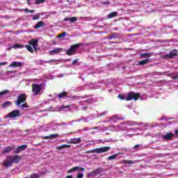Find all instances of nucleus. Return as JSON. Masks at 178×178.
<instances>
[{
  "label": "nucleus",
  "mask_w": 178,
  "mask_h": 178,
  "mask_svg": "<svg viewBox=\"0 0 178 178\" xmlns=\"http://www.w3.org/2000/svg\"><path fill=\"white\" fill-rule=\"evenodd\" d=\"M83 177H84V174L83 173H79L76 175V178H83Z\"/></svg>",
  "instance_id": "58836bf2"
},
{
  "label": "nucleus",
  "mask_w": 178,
  "mask_h": 178,
  "mask_svg": "<svg viewBox=\"0 0 178 178\" xmlns=\"http://www.w3.org/2000/svg\"><path fill=\"white\" fill-rule=\"evenodd\" d=\"M120 120H123V118H120Z\"/></svg>",
  "instance_id": "3c124183"
},
{
  "label": "nucleus",
  "mask_w": 178,
  "mask_h": 178,
  "mask_svg": "<svg viewBox=\"0 0 178 178\" xmlns=\"http://www.w3.org/2000/svg\"><path fill=\"white\" fill-rule=\"evenodd\" d=\"M79 47H81V43H77L71 45L70 49L67 50L66 55H67L68 56H72V55H76V54H77V49H79Z\"/></svg>",
  "instance_id": "20e7f679"
},
{
  "label": "nucleus",
  "mask_w": 178,
  "mask_h": 178,
  "mask_svg": "<svg viewBox=\"0 0 178 178\" xmlns=\"http://www.w3.org/2000/svg\"><path fill=\"white\" fill-rule=\"evenodd\" d=\"M173 136H175V134L172 133H167L165 135H162L161 138L165 140V141H170L173 138Z\"/></svg>",
  "instance_id": "9b49d317"
},
{
  "label": "nucleus",
  "mask_w": 178,
  "mask_h": 178,
  "mask_svg": "<svg viewBox=\"0 0 178 178\" xmlns=\"http://www.w3.org/2000/svg\"><path fill=\"white\" fill-rule=\"evenodd\" d=\"M72 107V105H67V106H62L59 108V111H64L65 112H69V111H72L70 108Z\"/></svg>",
  "instance_id": "2eb2a0df"
},
{
  "label": "nucleus",
  "mask_w": 178,
  "mask_h": 178,
  "mask_svg": "<svg viewBox=\"0 0 178 178\" xmlns=\"http://www.w3.org/2000/svg\"><path fill=\"white\" fill-rule=\"evenodd\" d=\"M64 22H70V23H76L77 22V17H65L64 18Z\"/></svg>",
  "instance_id": "f3484780"
},
{
  "label": "nucleus",
  "mask_w": 178,
  "mask_h": 178,
  "mask_svg": "<svg viewBox=\"0 0 178 178\" xmlns=\"http://www.w3.org/2000/svg\"><path fill=\"white\" fill-rule=\"evenodd\" d=\"M65 178H73V176H72V175H68V176H67Z\"/></svg>",
  "instance_id": "de8ad7c7"
},
{
  "label": "nucleus",
  "mask_w": 178,
  "mask_h": 178,
  "mask_svg": "<svg viewBox=\"0 0 178 178\" xmlns=\"http://www.w3.org/2000/svg\"><path fill=\"white\" fill-rule=\"evenodd\" d=\"M28 4L30 5V0H27Z\"/></svg>",
  "instance_id": "8fccbe9b"
},
{
  "label": "nucleus",
  "mask_w": 178,
  "mask_h": 178,
  "mask_svg": "<svg viewBox=\"0 0 178 178\" xmlns=\"http://www.w3.org/2000/svg\"><path fill=\"white\" fill-rule=\"evenodd\" d=\"M63 49H62V48H60V49L55 48L54 49L49 51V54L50 55H56V54H59V52H60V51H62Z\"/></svg>",
  "instance_id": "6ab92c4d"
},
{
  "label": "nucleus",
  "mask_w": 178,
  "mask_h": 178,
  "mask_svg": "<svg viewBox=\"0 0 178 178\" xmlns=\"http://www.w3.org/2000/svg\"><path fill=\"white\" fill-rule=\"evenodd\" d=\"M51 62H55V60H52Z\"/></svg>",
  "instance_id": "864d4df0"
},
{
  "label": "nucleus",
  "mask_w": 178,
  "mask_h": 178,
  "mask_svg": "<svg viewBox=\"0 0 178 178\" xmlns=\"http://www.w3.org/2000/svg\"><path fill=\"white\" fill-rule=\"evenodd\" d=\"M13 48H15V49L19 48H24V46L23 44H14Z\"/></svg>",
  "instance_id": "2f4dec72"
},
{
  "label": "nucleus",
  "mask_w": 178,
  "mask_h": 178,
  "mask_svg": "<svg viewBox=\"0 0 178 178\" xmlns=\"http://www.w3.org/2000/svg\"><path fill=\"white\" fill-rule=\"evenodd\" d=\"M70 147H72V145L65 144V145H62L61 146H58L57 147V149H63L65 148H70Z\"/></svg>",
  "instance_id": "bb28decb"
},
{
  "label": "nucleus",
  "mask_w": 178,
  "mask_h": 178,
  "mask_svg": "<svg viewBox=\"0 0 178 178\" xmlns=\"http://www.w3.org/2000/svg\"><path fill=\"white\" fill-rule=\"evenodd\" d=\"M175 134H176L177 137L178 138V129L175 131Z\"/></svg>",
  "instance_id": "49530a36"
},
{
  "label": "nucleus",
  "mask_w": 178,
  "mask_h": 178,
  "mask_svg": "<svg viewBox=\"0 0 178 178\" xmlns=\"http://www.w3.org/2000/svg\"><path fill=\"white\" fill-rule=\"evenodd\" d=\"M83 130H84L85 131H87V130H88V128H84Z\"/></svg>",
  "instance_id": "09e8293b"
},
{
  "label": "nucleus",
  "mask_w": 178,
  "mask_h": 178,
  "mask_svg": "<svg viewBox=\"0 0 178 178\" xmlns=\"http://www.w3.org/2000/svg\"><path fill=\"white\" fill-rule=\"evenodd\" d=\"M57 137H59V134H50L49 136H44L43 137V138L44 140H51L52 138H57Z\"/></svg>",
  "instance_id": "a211bd4d"
},
{
  "label": "nucleus",
  "mask_w": 178,
  "mask_h": 178,
  "mask_svg": "<svg viewBox=\"0 0 178 178\" xmlns=\"http://www.w3.org/2000/svg\"><path fill=\"white\" fill-rule=\"evenodd\" d=\"M29 45H32L33 49L37 51V46L38 45V40L32 39L29 42Z\"/></svg>",
  "instance_id": "f8f14e48"
},
{
  "label": "nucleus",
  "mask_w": 178,
  "mask_h": 178,
  "mask_svg": "<svg viewBox=\"0 0 178 178\" xmlns=\"http://www.w3.org/2000/svg\"><path fill=\"white\" fill-rule=\"evenodd\" d=\"M176 56H178V51L174 49L171 50L169 54L161 56V58H163V59H173V58H176Z\"/></svg>",
  "instance_id": "423d86ee"
},
{
  "label": "nucleus",
  "mask_w": 178,
  "mask_h": 178,
  "mask_svg": "<svg viewBox=\"0 0 178 178\" xmlns=\"http://www.w3.org/2000/svg\"><path fill=\"white\" fill-rule=\"evenodd\" d=\"M65 97H67V92L63 91L58 94V97L59 98V99L62 98H65Z\"/></svg>",
  "instance_id": "4be33fe9"
},
{
  "label": "nucleus",
  "mask_w": 178,
  "mask_h": 178,
  "mask_svg": "<svg viewBox=\"0 0 178 178\" xmlns=\"http://www.w3.org/2000/svg\"><path fill=\"white\" fill-rule=\"evenodd\" d=\"M149 63V59L147 58L145 60H143L138 63L139 66H144V65H147Z\"/></svg>",
  "instance_id": "b1692460"
},
{
  "label": "nucleus",
  "mask_w": 178,
  "mask_h": 178,
  "mask_svg": "<svg viewBox=\"0 0 178 178\" xmlns=\"http://www.w3.org/2000/svg\"><path fill=\"white\" fill-rule=\"evenodd\" d=\"M25 13H34V10H29V8L24 9Z\"/></svg>",
  "instance_id": "72a5a7b5"
},
{
  "label": "nucleus",
  "mask_w": 178,
  "mask_h": 178,
  "mask_svg": "<svg viewBox=\"0 0 178 178\" xmlns=\"http://www.w3.org/2000/svg\"><path fill=\"white\" fill-rule=\"evenodd\" d=\"M19 116H20V111H19V110H14L10 112L8 115H6V119H7V118L15 119L16 118H19Z\"/></svg>",
  "instance_id": "1a4fd4ad"
},
{
  "label": "nucleus",
  "mask_w": 178,
  "mask_h": 178,
  "mask_svg": "<svg viewBox=\"0 0 178 178\" xmlns=\"http://www.w3.org/2000/svg\"><path fill=\"white\" fill-rule=\"evenodd\" d=\"M10 105H12V103L10 102H6L3 104V108H6L7 106H9Z\"/></svg>",
  "instance_id": "473e14b6"
},
{
  "label": "nucleus",
  "mask_w": 178,
  "mask_h": 178,
  "mask_svg": "<svg viewBox=\"0 0 178 178\" xmlns=\"http://www.w3.org/2000/svg\"><path fill=\"white\" fill-rule=\"evenodd\" d=\"M62 124H63V125H65V124H66V123L63 122Z\"/></svg>",
  "instance_id": "603ef678"
},
{
  "label": "nucleus",
  "mask_w": 178,
  "mask_h": 178,
  "mask_svg": "<svg viewBox=\"0 0 178 178\" xmlns=\"http://www.w3.org/2000/svg\"><path fill=\"white\" fill-rule=\"evenodd\" d=\"M103 3L104 5H109L111 3V2L110 1H104V2H103Z\"/></svg>",
  "instance_id": "c03bdc74"
},
{
  "label": "nucleus",
  "mask_w": 178,
  "mask_h": 178,
  "mask_svg": "<svg viewBox=\"0 0 178 178\" xmlns=\"http://www.w3.org/2000/svg\"><path fill=\"white\" fill-rule=\"evenodd\" d=\"M174 76H173V80H177L178 79V72H174Z\"/></svg>",
  "instance_id": "4c0bfd02"
},
{
  "label": "nucleus",
  "mask_w": 178,
  "mask_h": 178,
  "mask_svg": "<svg viewBox=\"0 0 178 178\" xmlns=\"http://www.w3.org/2000/svg\"><path fill=\"white\" fill-rule=\"evenodd\" d=\"M12 149H13V147H10V146H7L2 150L1 154H2V155H3L5 154H9V152H10V151H12Z\"/></svg>",
  "instance_id": "dca6fc26"
},
{
  "label": "nucleus",
  "mask_w": 178,
  "mask_h": 178,
  "mask_svg": "<svg viewBox=\"0 0 178 178\" xmlns=\"http://www.w3.org/2000/svg\"><path fill=\"white\" fill-rule=\"evenodd\" d=\"M111 149L110 146L99 147L97 149H92L90 151L86 152V154H102L104 152H108Z\"/></svg>",
  "instance_id": "39448f33"
},
{
  "label": "nucleus",
  "mask_w": 178,
  "mask_h": 178,
  "mask_svg": "<svg viewBox=\"0 0 178 178\" xmlns=\"http://www.w3.org/2000/svg\"><path fill=\"white\" fill-rule=\"evenodd\" d=\"M45 2V0H36L35 3V5H40V3H42Z\"/></svg>",
  "instance_id": "f704fd0d"
},
{
  "label": "nucleus",
  "mask_w": 178,
  "mask_h": 178,
  "mask_svg": "<svg viewBox=\"0 0 178 178\" xmlns=\"http://www.w3.org/2000/svg\"><path fill=\"white\" fill-rule=\"evenodd\" d=\"M119 35V33H112L111 35L108 36V40H113V38H116Z\"/></svg>",
  "instance_id": "a878e982"
},
{
  "label": "nucleus",
  "mask_w": 178,
  "mask_h": 178,
  "mask_svg": "<svg viewBox=\"0 0 178 178\" xmlns=\"http://www.w3.org/2000/svg\"><path fill=\"white\" fill-rule=\"evenodd\" d=\"M154 54V52L152 53H143L140 54L141 58H151L152 55Z\"/></svg>",
  "instance_id": "5701e85b"
},
{
  "label": "nucleus",
  "mask_w": 178,
  "mask_h": 178,
  "mask_svg": "<svg viewBox=\"0 0 178 178\" xmlns=\"http://www.w3.org/2000/svg\"><path fill=\"white\" fill-rule=\"evenodd\" d=\"M168 77H171V79H173L175 77V72H172L168 74Z\"/></svg>",
  "instance_id": "ea45409f"
},
{
  "label": "nucleus",
  "mask_w": 178,
  "mask_h": 178,
  "mask_svg": "<svg viewBox=\"0 0 178 178\" xmlns=\"http://www.w3.org/2000/svg\"><path fill=\"white\" fill-rule=\"evenodd\" d=\"M99 129V127H94L92 128V130H98Z\"/></svg>",
  "instance_id": "a18cd8bd"
},
{
  "label": "nucleus",
  "mask_w": 178,
  "mask_h": 178,
  "mask_svg": "<svg viewBox=\"0 0 178 178\" xmlns=\"http://www.w3.org/2000/svg\"><path fill=\"white\" fill-rule=\"evenodd\" d=\"M44 26H45V24H44V22L42 21H40L38 22L35 26H34V29L35 30H38V29H41V27H44Z\"/></svg>",
  "instance_id": "aec40b11"
},
{
  "label": "nucleus",
  "mask_w": 178,
  "mask_h": 178,
  "mask_svg": "<svg viewBox=\"0 0 178 178\" xmlns=\"http://www.w3.org/2000/svg\"><path fill=\"white\" fill-rule=\"evenodd\" d=\"M10 91L8 89H6L1 92H0V97H2V95H6V94H9Z\"/></svg>",
  "instance_id": "7c9ffc66"
},
{
  "label": "nucleus",
  "mask_w": 178,
  "mask_h": 178,
  "mask_svg": "<svg viewBox=\"0 0 178 178\" xmlns=\"http://www.w3.org/2000/svg\"><path fill=\"white\" fill-rule=\"evenodd\" d=\"M5 65H8V62H3V63H0V66H5Z\"/></svg>",
  "instance_id": "79ce46f5"
},
{
  "label": "nucleus",
  "mask_w": 178,
  "mask_h": 178,
  "mask_svg": "<svg viewBox=\"0 0 178 178\" xmlns=\"http://www.w3.org/2000/svg\"><path fill=\"white\" fill-rule=\"evenodd\" d=\"M122 162L124 165H133V163H134V161L131 160H123Z\"/></svg>",
  "instance_id": "cd10ccee"
},
{
  "label": "nucleus",
  "mask_w": 178,
  "mask_h": 178,
  "mask_svg": "<svg viewBox=\"0 0 178 178\" xmlns=\"http://www.w3.org/2000/svg\"><path fill=\"white\" fill-rule=\"evenodd\" d=\"M118 158V154H115L112 156H110L107 158V161H112L113 159H116Z\"/></svg>",
  "instance_id": "c756f323"
},
{
  "label": "nucleus",
  "mask_w": 178,
  "mask_h": 178,
  "mask_svg": "<svg viewBox=\"0 0 178 178\" xmlns=\"http://www.w3.org/2000/svg\"><path fill=\"white\" fill-rule=\"evenodd\" d=\"M104 172V168H97V169L94 170L93 171L90 172L88 174V177H95V176H98V175H101Z\"/></svg>",
  "instance_id": "0eeeda50"
},
{
  "label": "nucleus",
  "mask_w": 178,
  "mask_h": 178,
  "mask_svg": "<svg viewBox=\"0 0 178 178\" xmlns=\"http://www.w3.org/2000/svg\"><path fill=\"white\" fill-rule=\"evenodd\" d=\"M80 143H81V138L70 139V140L68 141L69 144H80Z\"/></svg>",
  "instance_id": "4468645a"
},
{
  "label": "nucleus",
  "mask_w": 178,
  "mask_h": 178,
  "mask_svg": "<svg viewBox=\"0 0 178 178\" xmlns=\"http://www.w3.org/2000/svg\"><path fill=\"white\" fill-rule=\"evenodd\" d=\"M22 156L19 155H10L7 156V159L3 163L4 168H10L13 163L17 164L22 161Z\"/></svg>",
  "instance_id": "f257e3e1"
},
{
  "label": "nucleus",
  "mask_w": 178,
  "mask_h": 178,
  "mask_svg": "<svg viewBox=\"0 0 178 178\" xmlns=\"http://www.w3.org/2000/svg\"><path fill=\"white\" fill-rule=\"evenodd\" d=\"M118 16V12H111L110 14L107 15L108 19H112Z\"/></svg>",
  "instance_id": "393cba45"
},
{
  "label": "nucleus",
  "mask_w": 178,
  "mask_h": 178,
  "mask_svg": "<svg viewBox=\"0 0 178 178\" xmlns=\"http://www.w3.org/2000/svg\"><path fill=\"white\" fill-rule=\"evenodd\" d=\"M32 16H33V20H38V19H40V15H35Z\"/></svg>",
  "instance_id": "e433bc0d"
},
{
  "label": "nucleus",
  "mask_w": 178,
  "mask_h": 178,
  "mask_svg": "<svg viewBox=\"0 0 178 178\" xmlns=\"http://www.w3.org/2000/svg\"><path fill=\"white\" fill-rule=\"evenodd\" d=\"M26 101H27V95L26 93H20L17 97L15 105L19 108H30Z\"/></svg>",
  "instance_id": "f03ea898"
},
{
  "label": "nucleus",
  "mask_w": 178,
  "mask_h": 178,
  "mask_svg": "<svg viewBox=\"0 0 178 178\" xmlns=\"http://www.w3.org/2000/svg\"><path fill=\"white\" fill-rule=\"evenodd\" d=\"M27 147V145H22L20 146H18L17 149L14 150L13 154H20L22 151H26Z\"/></svg>",
  "instance_id": "9d476101"
},
{
  "label": "nucleus",
  "mask_w": 178,
  "mask_h": 178,
  "mask_svg": "<svg viewBox=\"0 0 178 178\" xmlns=\"http://www.w3.org/2000/svg\"><path fill=\"white\" fill-rule=\"evenodd\" d=\"M25 48H26L27 51H29V52H31V54H34V50L33 49V47L29 44H26V46H24Z\"/></svg>",
  "instance_id": "c85d7f7f"
},
{
  "label": "nucleus",
  "mask_w": 178,
  "mask_h": 178,
  "mask_svg": "<svg viewBox=\"0 0 178 178\" xmlns=\"http://www.w3.org/2000/svg\"><path fill=\"white\" fill-rule=\"evenodd\" d=\"M79 62V59H75L72 61V65H76Z\"/></svg>",
  "instance_id": "a19ab883"
},
{
  "label": "nucleus",
  "mask_w": 178,
  "mask_h": 178,
  "mask_svg": "<svg viewBox=\"0 0 178 178\" xmlns=\"http://www.w3.org/2000/svg\"><path fill=\"white\" fill-rule=\"evenodd\" d=\"M140 97H141L140 95V93L134 92L132 91L128 93V95L126 98H124V96L123 95H118V98H120V99H121L122 101H133V99L134 101H138Z\"/></svg>",
  "instance_id": "7ed1b4c3"
},
{
  "label": "nucleus",
  "mask_w": 178,
  "mask_h": 178,
  "mask_svg": "<svg viewBox=\"0 0 178 178\" xmlns=\"http://www.w3.org/2000/svg\"><path fill=\"white\" fill-rule=\"evenodd\" d=\"M66 34H67L66 32H63L58 35V38H63V37H65L66 35Z\"/></svg>",
  "instance_id": "c9c22d12"
},
{
  "label": "nucleus",
  "mask_w": 178,
  "mask_h": 178,
  "mask_svg": "<svg viewBox=\"0 0 178 178\" xmlns=\"http://www.w3.org/2000/svg\"><path fill=\"white\" fill-rule=\"evenodd\" d=\"M140 148V145H136L133 147V149H138Z\"/></svg>",
  "instance_id": "37998d69"
},
{
  "label": "nucleus",
  "mask_w": 178,
  "mask_h": 178,
  "mask_svg": "<svg viewBox=\"0 0 178 178\" xmlns=\"http://www.w3.org/2000/svg\"><path fill=\"white\" fill-rule=\"evenodd\" d=\"M22 66V63H17L16 61L13 62L9 67H20Z\"/></svg>",
  "instance_id": "412c9836"
},
{
  "label": "nucleus",
  "mask_w": 178,
  "mask_h": 178,
  "mask_svg": "<svg viewBox=\"0 0 178 178\" xmlns=\"http://www.w3.org/2000/svg\"><path fill=\"white\" fill-rule=\"evenodd\" d=\"M41 85L38 83L32 84V92H33V95H38L41 92Z\"/></svg>",
  "instance_id": "6e6552de"
},
{
  "label": "nucleus",
  "mask_w": 178,
  "mask_h": 178,
  "mask_svg": "<svg viewBox=\"0 0 178 178\" xmlns=\"http://www.w3.org/2000/svg\"><path fill=\"white\" fill-rule=\"evenodd\" d=\"M79 169H80V170H86V168H84L76 166V167H74L72 169L67 170V173H72V172H76V170H79Z\"/></svg>",
  "instance_id": "ddd939ff"
}]
</instances>
